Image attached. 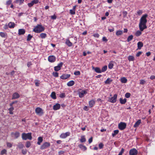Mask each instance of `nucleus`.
<instances>
[{"label": "nucleus", "mask_w": 155, "mask_h": 155, "mask_svg": "<svg viewBox=\"0 0 155 155\" xmlns=\"http://www.w3.org/2000/svg\"><path fill=\"white\" fill-rule=\"evenodd\" d=\"M119 101L120 104H124L127 102V99L126 98L123 99L122 98H120Z\"/></svg>", "instance_id": "obj_26"}, {"label": "nucleus", "mask_w": 155, "mask_h": 155, "mask_svg": "<svg viewBox=\"0 0 155 155\" xmlns=\"http://www.w3.org/2000/svg\"><path fill=\"white\" fill-rule=\"evenodd\" d=\"M128 60L130 61H134L135 60L134 57L132 55H130L128 57Z\"/></svg>", "instance_id": "obj_30"}, {"label": "nucleus", "mask_w": 155, "mask_h": 155, "mask_svg": "<svg viewBox=\"0 0 155 155\" xmlns=\"http://www.w3.org/2000/svg\"><path fill=\"white\" fill-rule=\"evenodd\" d=\"M8 26L10 28H13L15 27V23L13 22H9L8 24Z\"/></svg>", "instance_id": "obj_22"}, {"label": "nucleus", "mask_w": 155, "mask_h": 155, "mask_svg": "<svg viewBox=\"0 0 155 155\" xmlns=\"http://www.w3.org/2000/svg\"><path fill=\"white\" fill-rule=\"evenodd\" d=\"M70 12L71 15H74L75 13V10L73 9H71L70 10Z\"/></svg>", "instance_id": "obj_52"}, {"label": "nucleus", "mask_w": 155, "mask_h": 155, "mask_svg": "<svg viewBox=\"0 0 155 155\" xmlns=\"http://www.w3.org/2000/svg\"><path fill=\"white\" fill-rule=\"evenodd\" d=\"M33 37V36L29 34L27 36V41H29L31 40V38Z\"/></svg>", "instance_id": "obj_41"}, {"label": "nucleus", "mask_w": 155, "mask_h": 155, "mask_svg": "<svg viewBox=\"0 0 155 155\" xmlns=\"http://www.w3.org/2000/svg\"><path fill=\"white\" fill-rule=\"evenodd\" d=\"M137 150L134 148L131 149L129 151L130 155H137Z\"/></svg>", "instance_id": "obj_7"}, {"label": "nucleus", "mask_w": 155, "mask_h": 155, "mask_svg": "<svg viewBox=\"0 0 155 155\" xmlns=\"http://www.w3.org/2000/svg\"><path fill=\"white\" fill-rule=\"evenodd\" d=\"M93 36L95 38H99V35L98 33H95L94 34Z\"/></svg>", "instance_id": "obj_63"}, {"label": "nucleus", "mask_w": 155, "mask_h": 155, "mask_svg": "<svg viewBox=\"0 0 155 155\" xmlns=\"http://www.w3.org/2000/svg\"><path fill=\"white\" fill-rule=\"evenodd\" d=\"M20 97L19 94L17 92L14 93L12 95V99H15L18 98Z\"/></svg>", "instance_id": "obj_14"}, {"label": "nucleus", "mask_w": 155, "mask_h": 155, "mask_svg": "<svg viewBox=\"0 0 155 155\" xmlns=\"http://www.w3.org/2000/svg\"><path fill=\"white\" fill-rule=\"evenodd\" d=\"M43 141V137H39L38 139V142L37 143V144L38 145H41V143Z\"/></svg>", "instance_id": "obj_20"}, {"label": "nucleus", "mask_w": 155, "mask_h": 155, "mask_svg": "<svg viewBox=\"0 0 155 155\" xmlns=\"http://www.w3.org/2000/svg\"><path fill=\"white\" fill-rule=\"evenodd\" d=\"M21 137L23 140H26L27 139L31 140L32 138L31 133H23L21 134Z\"/></svg>", "instance_id": "obj_3"}, {"label": "nucleus", "mask_w": 155, "mask_h": 155, "mask_svg": "<svg viewBox=\"0 0 155 155\" xmlns=\"http://www.w3.org/2000/svg\"><path fill=\"white\" fill-rule=\"evenodd\" d=\"M24 146L21 142H19L17 145V148H18L19 149H22L24 147Z\"/></svg>", "instance_id": "obj_25"}, {"label": "nucleus", "mask_w": 155, "mask_h": 155, "mask_svg": "<svg viewBox=\"0 0 155 155\" xmlns=\"http://www.w3.org/2000/svg\"><path fill=\"white\" fill-rule=\"evenodd\" d=\"M70 133L69 132H67L65 133H63L61 134L60 137L61 138L64 139L68 136H70Z\"/></svg>", "instance_id": "obj_10"}, {"label": "nucleus", "mask_w": 155, "mask_h": 155, "mask_svg": "<svg viewBox=\"0 0 155 155\" xmlns=\"http://www.w3.org/2000/svg\"><path fill=\"white\" fill-rule=\"evenodd\" d=\"M123 34V31L121 30H119L117 31L116 34L117 36L121 35Z\"/></svg>", "instance_id": "obj_40"}, {"label": "nucleus", "mask_w": 155, "mask_h": 155, "mask_svg": "<svg viewBox=\"0 0 155 155\" xmlns=\"http://www.w3.org/2000/svg\"><path fill=\"white\" fill-rule=\"evenodd\" d=\"M59 97L61 98H63L65 97V95L64 93H62L60 95Z\"/></svg>", "instance_id": "obj_53"}, {"label": "nucleus", "mask_w": 155, "mask_h": 155, "mask_svg": "<svg viewBox=\"0 0 155 155\" xmlns=\"http://www.w3.org/2000/svg\"><path fill=\"white\" fill-rule=\"evenodd\" d=\"M7 150L5 149H3L2 150L1 152V155H3L4 154H5L6 153Z\"/></svg>", "instance_id": "obj_50"}, {"label": "nucleus", "mask_w": 155, "mask_h": 155, "mask_svg": "<svg viewBox=\"0 0 155 155\" xmlns=\"http://www.w3.org/2000/svg\"><path fill=\"white\" fill-rule=\"evenodd\" d=\"M63 63L62 62H61L58 64L57 66L59 67L60 68H61V67H62L63 65Z\"/></svg>", "instance_id": "obj_61"}, {"label": "nucleus", "mask_w": 155, "mask_h": 155, "mask_svg": "<svg viewBox=\"0 0 155 155\" xmlns=\"http://www.w3.org/2000/svg\"><path fill=\"white\" fill-rule=\"evenodd\" d=\"M98 146L99 148L100 149H101L103 148L104 146V145L102 143H101L99 144Z\"/></svg>", "instance_id": "obj_49"}, {"label": "nucleus", "mask_w": 155, "mask_h": 155, "mask_svg": "<svg viewBox=\"0 0 155 155\" xmlns=\"http://www.w3.org/2000/svg\"><path fill=\"white\" fill-rule=\"evenodd\" d=\"M51 19L55 20L56 19L57 16L55 15H53L51 16Z\"/></svg>", "instance_id": "obj_60"}, {"label": "nucleus", "mask_w": 155, "mask_h": 155, "mask_svg": "<svg viewBox=\"0 0 155 155\" xmlns=\"http://www.w3.org/2000/svg\"><path fill=\"white\" fill-rule=\"evenodd\" d=\"M14 110V108L13 107H11L10 108L8 109L9 111V113L10 114H13V113L12 112L13 110Z\"/></svg>", "instance_id": "obj_39"}, {"label": "nucleus", "mask_w": 155, "mask_h": 155, "mask_svg": "<svg viewBox=\"0 0 155 155\" xmlns=\"http://www.w3.org/2000/svg\"><path fill=\"white\" fill-rule=\"evenodd\" d=\"M112 80L110 78H108L104 81V83L105 84H110L111 83L112 81Z\"/></svg>", "instance_id": "obj_24"}, {"label": "nucleus", "mask_w": 155, "mask_h": 155, "mask_svg": "<svg viewBox=\"0 0 155 155\" xmlns=\"http://www.w3.org/2000/svg\"><path fill=\"white\" fill-rule=\"evenodd\" d=\"M121 81L122 83H126L127 82V79L125 77H123L121 78Z\"/></svg>", "instance_id": "obj_33"}, {"label": "nucleus", "mask_w": 155, "mask_h": 155, "mask_svg": "<svg viewBox=\"0 0 155 155\" xmlns=\"http://www.w3.org/2000/svg\"><path fill=\"white\" fill-rule=\"evenodd\" d=\"M14 135L15 138H17L20 136V134L18 132H16L15 133Z\"/></svg>", "instance_id": "obj_42"}, {"label": "nucleus", "mask_w": 155, "mask_h": 155, "mask_svg": "<svg viewBox=\"0 0 155 155\" xmlns=\"http://www.w3.org/2000/svg\"><path fill=\"white\" fill-rule=\"evenodd\" d=\"M95 101L93 100H91L89 102V107L91 108L93 107L95 104Z\"/></svg>", "instance_id": "obj_16"}, {"label": "nucleus", "mask_w": 155, "mask_h": 155, "mask_svg": "<svg viewBox=\"0 0 155 155\" xmlns=\"http://www.w3.org/2000/svg\"><path fill=\"white\" fill-rule=\"evenodd\" d=\"M25 30L24 29H20L18 31V34L19 35H24L25 33Z\"/></svg>", "instance_id": "obj_18"}, {"label": "nucleus", "mask_w": 155, "mask_h": 155, "mask_svg": "<svg viewBox=\"0 0 155 155\" xmlns=\"http://www.w3.org/2000/svg\"><path fill=\"white\" fill-rule=\"evenodd\" d=\"M107 66L106 65H105L102 68V69L101 70V72H104L107 70Z\"/></svg>", "instance_id": "obj_43"}, {"label": "nucleus", "mask_w": 155, "mask_h": 155, "mask_svg": "<svg viewBox=\"0 0 155 155\" xmlns=\"http://www.w3.org/2000/svg\"><path fill=\"white\" fill-rule=\"evenodd\" d=\"M0 36L2 38H6L7 37V34L5 32H0Z\"/></svg>", "instance_id": "obj_17"}, {"label": "nucleus", "mask_w": 155, "mask_h": 155, "mask_svg": "<svg viewBox=\"0 0 155 155\" xmlns=\"http://www.w3.org/2000/svg\"><path fill=\"white\" fill-rule=\"evenodd\" d=\"M119 132L118 130H114L113 133L112 134V136L113 137H115L117 134Z\"/></svg>", "instance_id": "obj_35"}, {"label": "nucleus", "mask_w": 155, "mask_h": 155, "mask_svg": "<svg viewBox=\"0 0 155 155\" xmlns=\"http://www.w3.org/2000/svg\"><path fill=\"white\" fill-rule=\"evenodd\" d=\"M124 151V149L123 148H122L121 149V151L119 152L118 155H122Z\"/></svg>", "instance_id": "obj_54"}, {"label": "nucleus", "mask_w": 155, "mask_h": 155, "mask_svg": "<svg viewBox=\"0 0 155 155\" xmlns=\"http://www.w3.org/2000/svg\"><path fill=\"white\" fill-rule=\"evenodd\" d=\"M79 147L81 149L84 150V151L86 150L87 149V148L85 146L82 145L81 144H80L78 145Z\"/></svg>", "instance_id": "obj_29"}, {"label": "nucleus", "mask_w": 155, "mask_h": 155, "mask_svg": "<svg viewBox=\"0 0 155 155\" xmlns=\"http://www.w3.org/2000/svg\"><path fill=\"white\" fill-rule=\"evenodd\" d=\"M7 146L9 148L11 147H12V144L9 142L7 143Z\"/></svg>", "instance_id": "obj_58"}, {"label": "nucleus", "mask_w": 155, "mask_h": 155, "mask_svg": "<svg viewBox=\"0 0 155 155\" xmlns=\"http://www.w3.org/2000/svg\"><path fill=\"white\" fill-rule=\"evenodd\" d=\"M80 72L79 71H76L74 72V74L76 75H80Z\"/></svg>", "instance_id": "obj_55"}, {"label": "nucleus", "mask_w": 155, "mask_h": 155, "mask_svg": "<svg viewBox=\"0 0 155 155\" xmlns=\"http://www.w3.org/2000/svg\"><path fill=\"white\" fill-rule=\"evenodd\" d=\"M56 59V57L54 55H50L48 58V61L51 63L54 62Z\"/></svg>", "instance_id": "obj_8"}, {"label": "nucleus", "mask_w": 155, "mask_h": 155, "mask_svg": "<svg viewBox=\"0 0 155 155\" xmlns=\"http://www.w3.org/2000/svg\"><path fill=\"white\" fill-rule=\"evenodd\" d=\"M53 75L55 77H58V73L57 72H53L52 73Z\"/></svg>", "instance_id": "obj_45"}, {"label": "nucleus", "mask_w": 155, "mask_h": 155, "mask_svg": "<svg viewBox=\"0 0 155 155\" xmlns=\"http://www.w3.org/2000/svg\"><path fill=\"white\" fill-rule=\"evenodd\" d=\"M74 84V82L73 80H71L67 83V85L69 87L72 86Z\"/></svg>", "instance_id": "obj_28"}, {"label": "nucleus", "mask_w": 155, "mask_h": 155, "mask_svg": "<svg viewBox=\"0 0 155 155\" xmlns=\"http://www.w3.org/2000/svg\"><path fill=\"white\" fill-rule=\"evenodd\" d=\"M24 1V0H15L14 2L19 5H22Z\"/></svg>", "instance_id": "obj_13"}, {"label": "nucleus", "mask_w": 155, "mask_h": 155, "mask_svg": "<svg viewBox=\"0 0 155 155\" xmlns=\"http://www.w3.org/2000/svg\"><path fill=\"white\" fill-rule=\"evenodd\" d=\"M117 95L116 94H114V96L111 97L109 101L112 103H115L117 101Z\"/></svg>", "instance_id": "obj_11"}, {"label": "nucleus", "mask_w": 155, "mask_h": 155, "mask_svg": "<svg viewBox=\"0 0 155 155\" xmlns=\"http://www.w3.org/2000/svg\"><path fill=\"white\" fill-rule=\"evenodd\" d=\"M141 120H138L135 124L134 125V127L135 128L139 126L141 123Z\"/></svg>", "instance_id": "obj_23"}, {"label": "nucleus", "mask_w": 155, "mask_h": 155, "mask_svg": "<svg viewBox=\"0 0 155 155\" xmlns=\"http://www.w3.org/2000/svg\"><path fill=\"white\" fill-rule=\"evenodd\" d=\"M60 108V104L57 103L53 106V109L54 110H57L59 109Z\"/></svg>", "instance_id": "obj_15"}, {"label": "nucleus", "mask_w": 155, "mask_h": 155, "mask_svg": "<svg viewBox=\"0 0 155 155\" xmlns=\"http://www.w3.org/2000/svg\"><path fill=\"white\" fill-rule=\"evenodd\" d=\"M80 142L81 143L84 142L86 141V138H85V136H82L81 137V138L80 139Z\"/></svg>", "instance_id": "obj_31"}, {"label": "nucleus", "mask_w": 155, "mask_h": 155, "mask_svg": "<svg viewBox=\"0 0 155 155\" xmlns=\"http://www.w3.org/2000/svg\"><path fill=\"white\" fill-rule=\"evenodd\" d=\"M70 76L71 75L70 74H63L60 77V78L62 79L65 80L69 78L70 77Z\"/></svg>", "instance_id": "obj_12"}, {"label": "nucleus", "mask_w": 155, "mask_h": 155, "mask_svg": "<svg viewBox=\"0 0 155 155\" xmlns=\"http://www.w3.org/2000/svg\"><path fill=\"white\" fill-rule=\"evenodd\" d=\"M54 70L56 71H58L61 69V68H60L59 67L57 66H55L54 68Z\"/></svg>", "instance_id": "obj_46"}, {"label": "nucleus", "mask_w": 155, "mask_h": 155, "mask_svg": "<svg viewBox=\"0 0 155 155\" xmlns=\"http://www.w3.org/2000/svg\"><path fill=\"white\" fill-rule=\"evenodd\" d=\"M50 96L51 98L53 99H56V93L55 92L53 91L51 92Z\"/></svg>", "instance_id": "obj_27"}, {"label": "nucleus", "mask_w": 155, "mask_h": 155, "mask_svg": "<svg viewBox=\"0 0 155 155\" xmlns=\"http://www.w3.org/2000/svg\"><path fill=\"white\" fill-rule=\"evenodd\" d=\"M130 94L129 93H127L125 94V97L127 98H128L130 96Z\"/></svg>", "instance_id": "obj_51"}, {"label": "nucleus", "mask_w": 155, "mask_h": 155, "mask_svg": "<svg viewBox=\"0 0 155 155\" xmlns=\"http://www.w3.org/2000/svg\"><path fill=\"white\" fill-rule=\"evenodd\" d=\"M145 83V81L143 80H141L140 81V84H144Z\"/></svg>", "instance_id": "obj_57"}, {"label": "nucleus", "mask_w": 155, "mask_h": 155, "mask_svg": "<svg viewBox=\"0 0 155 155\" xmlns=\"http://www.w3.org/2000/svg\"><path fill=\"white\" fill-rule=\"evenodd\" d=\"M142 52L139 51L136 54V56L137 57H139L142 54Z\"/></svg>", "instance_id": "obj_62"}, {"label": "nucleus", "mask_w": 155, "mask_h": 155, "mask_svg": "<svg viewBox=\"0 0 155 155\" xmlns=\"http://www.w3.org/2000/svg\"><path fill=\"white\" fill-rule=\"evenodd\" d=\"M31 144L29 141H27L25 143V146L27 148H29L31 146Z\"/></svg>", "instance_id": "obj_38"}, {"label": "nucleus", "mask_w": 155, "mask_h": 155, "mask_svg": "<svg viewBox=\"0 0 155 155\" xmlns=\"http://www.w3.org/2000/svg\"><path fill=\"white\" fill-rule=\"evenodd\" d=\"M45 27L41 25L38 24L36 25L33 29V31L36 33H40L45 30Z\"/></svg>", "instance_id": "obj_2"}, {"label": "nucleus", "mask_w": 155, "mask_h": 155, "mask_svg": "<svg viewBox=\"0 0 155 155\" xmlns=\"http://www.w3.org/2000/svg\"><path fill=\"white\" fill-rule=\"evenodd\" d=\"M133 38V36L132 35H131L129 36L127 38V42H129L131 41Z\"/></svg>", "instance_id": "obj_37"}, {"label": "nucleus", "mask_w": 155, "mask_h": 155, "mask_svg": "<svg viewBox=\"0 0 155 155\" xmlns=\"http://www.w3.org/2000/svg\"><path fill=\"white\" fill-rule=\"evenodd\" d=\"M83 109L85 111H87L89 110L88 107L87 106H85L83 108Z\"/></svg>", "instance_id": "obj_64"}, {"label": "nucleus", "mask_w": 155, "mask_h": 155, "mask_svg": "<svg viewBox=\"0 0 155 155\" xmlns=\"http://www.w3.org/2000/svg\"><path fill=\"white\" fill-rule=\"evenodd\" d=\"M143 46V44L141 41H139L137 43V49H140Z\"/></svg>", "instance_id": "obj_21"}, {"label": "nucleus", "mask_w": 155, "mask_h": 155, "mask_svg": "<svg viewBox=\"0 0 155 155\" xmlns=\"http://www.w3.org/2000/svg\"><path fill=\"white\" fill-rule=\"evenodd\" d=\"M143 13L142 11L141 10H139L137 12V14L139 15H140Z\"/></svg>", "instance_id": "obj_59"}, {"label": "nucleus", "mask_w": 155, "mask_h": 155, "mask_svg": "<svg viewBox=\"0 0 155 155\" xmlns=\"http://www.w3.org/2000/svg\"><path fill=\"white\" fill-rule=\"evenodd\" d=\"M12 3V1L11 0H8L6 2V5L7 6H8L11 5Z\"/></svg>", "instance_id": "obj_47"}, {"label": "nucleus", "mask_w": 155, "mask_h": 155, "mask_svg": "<svg viewBox=\"0 0 155 155\" xmlns=\"http://www.w3.org/2000/svg\"><path fill=\"white\" fill-rule=\"evenodd\" d=\"M40 81L38 80H35V85L37 87H38L39 86Z\"/></svg>", "instance_id": "obj_36"}, {"label": "nucleus", "mask_w": 155, "mask_h": 155, "mask_svg": "<svg viewBox=\"0 0 155 155\" xmlns=\"http://www.w3.org/2000/svg\"><path fill=\"white\" fill-rule=\"evenodd\" d=\"M40 37L42 39L45 38L47 37V34L45 33H41L40 35Z\"/></svg>", "instance_id": "obj_32"}, {"label": "nucleus", "mask_w": 155, "mask_h": 155, "mask_svg": "<svg viewBox=\"0 0 155 155\" xmlns=\"http://www.w3.org/2000/svg\"><path fill=\"white\" fill-rule=\"evenodd\" d=\"M87 93V92L86 90H82L81 92L78 93L79 96L80 98H82L84 96V95H86Z\"/></svg>", "instance_id": "obj_9"}, {"label": "nucleus", "mask_w": 155, "mask_h": 155, "mask_svg": "<svg viewBox=\"0 0 155 155\" xmlns=\"http://www.w3.org/2000/svg\"><path fill=\"white\" fill-rule=\"evenodd\" d=\"M27 151L26 149L22 150V153L23 155H25L27 153Z\"/></svg>", "instance_id": "obj_56"}, {"label": "nucleus", "mask_w": 155, "mask_h": 155, "mask_svg": "<svg viewBox=\"0 0 155 155\" xmlns=\"http://www.w3.org/2000/svg\"><path fill=\"white\" fill-rule=\"evenodd\" d=\"M147 14H145L143 15L140 18L139 25L140 31H137L135 33L137 37L140 36L142 34L141 31L147 28L146 24L147 22Z\"/></svg>", "instance_id": "obj_1"}, {"label": "nucleus", "mask_w": 155, "mask_h": 155, "mask_svg": "<svg viewBox=\"0 0 155 155\" xmlns=\"http://www.w3.org/2000/svg\"><path fill=\"white\" fill-rule=\"evenodd\" d=\"M65 43L68 47H71L72 45V43L68 39L66 40Z\"/></svg>", "instance_id": "obj_19"}, {"label": "nucleus", "mask_w": 155, "mask_h": 155, "mask_svg": "<svg viewBox=\"0 0 155 155\" xmlns=\"http://www.w3.org/2000/svg\"><path fill=\"white\" fill-rule=\"evenodd\" d=\"M34 2L33 1H32L31 2L28 3V5L29 7H31L34 5Z\"/></svg>", "instance_id": "obj_48"}, {"label": "nucleus", "mask_w": 155, "mask_h": 155, "mask_svg": "<svg viewBox=\"0 0 155 155\" xmlns=\"http://www.w3.org/2000/svg\"><path fill=\"white\" fill-rule=\"evenodd\" d=\"M113 64L111 63V61L109 63L108 65V68L110 69H111L113 68Z\"/></svg>", "instance_id": "obj_44"}, {"label": "nucleus", "mask_w": 155, "mask_h": 155, "mask_svg": "<svg viewBox=\"0 0 155 155\" xmlns=\"http://www.w3.org/2000/svg\"><path fill=\"white\" fill-rule=\"evenodd\" d=\"M35 112L37 114L39 115H42L43 114V110L39 107H37L36 108Z\"/></svg>", "instance_id": "obj_6"}, {"label": "nucleus", "mask_w": 155, "mask_h": 155, "mask_svg": "<svg viewBox=\"0 0 155 155\" xmlns=\"http://www.w3.org/2000/svg\"><path fill=\"white\" fill-rule=\"evenodd\" d=\"M127 126L126 123L123 122H120L118 125V127L121 130H123Z\"/></svg>", "instance_id": "obj_5"}, {"label": "nucleus", "mask_w": 155, "mask_h": 155, "mask_svg": "<svg viewBox=\"0 0 155 155\" xmlns=\"http://www.w3.org/2000/svg\"><path fill=\"white\" fill-rule=\"evenodd\" d=\"M50 145L51 144L50 142H45L41 146L40 149L41 150H43L49 147Z\"/></svg>", "instance_id": "obj_4"}, {"label": "nucleus", "mask_w": 155, "mask_h": 155, "mask_svg": "<svg viewBox=\"0 0 155 155\" xmlns=\"http://www.w3.org/2000/svg\"><path fill=\"white\" fill-rule=\"evenodd\" d=\"M94 70L97 73H101V71L100 68L98 67H96L95 68Z\"/></svg>", "instance_id": "obj_34"}]
</instances>
